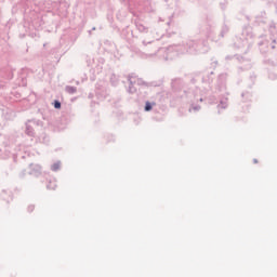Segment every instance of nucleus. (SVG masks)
<instances>
[{"label":"nucleus","instance_id":"obj_18","mask_svg":"<svg viewBox=\"0 0 277 277\" xmlns=\"http://www.w3.org/2000/svg\"><path fill=\"white\" fill-rule=\"evenodd\" d=\"M241 98L243 101V103L250 101V98H252V93L246 91L241 93Z\"/></svg>","mask_w":277,"mask_h":277},{"label":"nucleus","instance_id":"obj_22","mask_svg":"<svg viewBox=\"0 0 277 277\" xmlns=\"http://www.w3.org/2000/svg\"><path fill=\"white\" fill-rule=\"evenodd\" d=\"M53 107L54 109H62V102H60V100H55L53 102Z\"/></svg>","mask_w":277,"mask_h":277},{"label":"nucleus","instance_id":"obj_8","mask_svg":"<svg viewBox=\"0 0 277 277\" xmlns=\"http://www.w3.org/2000/svg\"><path fill=\"white\" fill-rule=\"evenodd\" d=\"M213 71H208L202 76V83L205 84L203 91L201 93L209 96V92H211V83H213Z\"/></svg>","mask_w":277,"mask_h":277},{"label":"nucleus","instance_id":"obj_24","mask_svg":"<svg viewBox=\"0 0 277 277\" xmlns=\"http://www.w3.org/2000/svg\"><path fill=\"white\" fill-rule=\"evenodd\" d=\"M268 78L272 79V81H275V79H277V76H276V74L271 72V74L268 75Z\"/></svg>","mask_w":277,"mask_h":277},{"label":"nucleus","instance_id":"obj_32","mask_svg":"<svg viewBox=\"0 0 277 277\" xmlns=\"http://www.w3.org/2000/svg\"><path fill=\"white\" fill-rule=\"evenodd\" d=\"M168 3V0H164Z\"/></svg>","mask_w":277,"mask_h":277},{"label":"nucleus","instance_id":"obj_23","mask_svg":"<svg viewBox=\"0 0 277 277\" xmlns=\"http://www.w3.org/2000/svg\"><path fill=\"white\" fill-rule=\"evenodd\" d=\"M55 187H57L55 182H49L47 185V189H55Z\"/></svg>","mask_w":277,"mask_h":277},{"label":"nucleus","instance_id":"obj_4","mask_svg":"<svg viewBox=\"0 0 277 277\" xmlns=\"http://www.w3.org/2000/svg\"><path fill=\"white\" fill-rule=\"evenodd\" d=\"M234 47L237 49V51H240L241 53H248V51H250V48L252 47V38L248 39L246 35H241V37H236L234 41Z\"/></svg>","mask_w":277,"mask_h":277},{"label":"nucleus","instance_id":"obj_7","mask_svg":"<svg viewBox=\"0 0 277 277\" xmlns=\"http://www.w3.org/2000/svg\"><path fill=\"white\" fill-rule=\"evenodd\" d=\"M129 87L127 89V92L129 94H135L137 92V88L135 85H146V82L140 78H133L131 76L128 77Z\"/></svg>","mask_w":277,"mask_h":277},{"label":"nucleus","instance_id":"obj_19","mask_svg":"<svg viewBox=\"0 0 277 277\" xmlns=\"http://www.w3.org/2000/svg\"><path fill=\"white\" fill-rule=\"evenodd\" d=\"M65 92H67V94H77V87L66 85Z\"/></svg>","mask_w":277,"mask_h":277},{"label":"nucleus","instance_id":"obj_11","mask_svg":"<svg viewBox=\"0 0 277 277\" xmlns=\"http://www.w3.org/2000/svg\"><path fill=\"white\" fill-rule=\"evenodd\" d=\"M41 173H42V168L39 164H30L29 174L31 176H40Z\"/></svg>","mask_w":277,"mask_h":277},{"label":"nucleus","instance_id":"obj_17","mask_svg":"<svg viewBox=\"0 0 277 277\" xmlns=\"http://www.w3.org/2000/svg\"><path fill=\"white\" fill-rule=\"evenodd\" d=\"M181 83H183V80H181V78H175L172 80L171 87L173 88V90H176V88H179Z\"/></svg>","mask_w":277,"mask_h":277},{"label":"nucleus","instance_id":"obj_16","mask_svg":"<svg viewBox=\"0 0 277 277\" xmlns=\"http://www.w3.org/2000/svg\"><path fill=\"white\" fill-rule=\"evenodd\" d=\"M119 82H120V78L116 74H113L110 76V83H111V85H114V88H116Z\"/></svg>","mask_w":277,"mask_h":277},{"label":"nucleus","instance_id":"obj_29","mask_svg":"<svg viewBox=\"0 0 277 277\" xmlns=\"http://www.w3.org/2000/svg\"><path fill=\"white\" fill-rule=\"evenodd\" d=\"M209 103H213V97H209Z\"/></svg>","mask_w":277,"mask_h":277},{"label":"nucleus","instance_id":"obj_1","mask_svg":"<svg viewBox=\"0 0 277 277\" xmlns=\"http://www.w3.org/2000/svg\"><path fill=\"white\" fill-rule=\"evenodd\" d=\"M136 29L140 34H145L144 39L142 40L141 49L145 57H156L159 53H164L163 60H174L176 57V51H170V47L161 48L159 47V38L163 36L161 30L154 28H148L142 23H136Z\"/></svg>","mask_w":277,"mask_h":277},{"label":"nucleus","instance_id":"obj_25","mask_svg":"<svg viewBox=\"0 0 277 277\" xmlns=\"http://www.w3.org/2000/svg\"><path fill=\"white\" fill-rule=\"evenodd\" d=\"M211 66H212L213 68H215V66H217V61H213V62L211 63Z\"/></svg>","mask_w":277,"mask_h":277},{"label":"nucleus","instance_id":"obj_3","mask_svg":"<svg viewBox=\"0 0 277 277\" xmlns=\"http://www.w3.org/2000/svg\"><path fill=\"white\" fill-rule=\"evenodd\" d=\"M180 98L183 101V103H192V107L189 108V111H200V105H194L195 103H202V101H207L209 98V95L207 93H200V95H196L194 91H183L182 94H180Z\"/></svg>","mask_w":277,"mask_h":277},{"label":"nucleus","instance_id":"obj_2","mask_svg":"<svg viewBox=\"0 0 277 277\" xmlns=\"http://www.w3.org/2000/svg\"><path fill=\"white\" fill-rule=\"evenodd\" d=\"M209 41L206 39L186 40L180 44L169 45V51H175V55H196V53H209Z\"/></svg>","mask_w":277,"mask_h":277},{"label":"nucleus","instance_id":"obj_14","mask_svg":"<svg viewBox=\"0 0 277 277\" xmlns=\"http://www.w3.org/2000/svg\"><path fill=\"white\" fill-rule=\"evenodd\" d=\"M219 109H226L228 107V97H223L220 101V104L217 105Z\"/></svg>","mask_w":277,"mask_h":277},{"label":"nucleus","instance_id":"obj_31","mask_svg":"<svg viewBox=\"0 0 277 277\" xmlns=\"http://www.w3.org/2000/svg\"><path fill=\"white\" fill-rule=\"evenodd\" d=\"M226 60H230V56H226Z\"/></svg>","mask_w":277,"mask_h":277},{"label":"nucleus","instance_id":"obj_26","mask_svg":"<svg viewBox=\"0 0 277 277\" xmlns=\"http://www.w3.org/2000/svg\"><path fill=\"white\" fill-rule=\"evenodd\" d=\"M92 31H96V27H93L91 30H89V36H92Z\"/></svg>","mask_w":277,"mask_h":277},{"label":"nucleus","instance_id":"obj_21","mask_svg":"<svg viewBox=\"0 0 277 277\" xmlns=\"http://www.w3.org/2000/svg\"><path fill=\"white\" fill-rule=\"evenodd\" d=\"M249 81H250V83H249V88H252L253 87V84H254V82L256 81V75H251L250 77H249Z\"/></svg>","mask_w":277,"mask_h":277},{"label":"nucleus","instance_id":"obj_5","mask_svg":"<svg viewBox=\"0 0 277 277\" xmlns=\"http://www.w3.org/2000/svg\"><path fill=\"white\" fill-rule=\"evenodd\" d=\"M209 27L211 28L209 38L212 40V42H220V40H222V38H224L225 34H228V31H229L228 25L223 24L221 26V30H220L219 35L214 36L213 35V24H209Z\"/></svg>","mask_w":277,"mask_h":277},{"label":"nucleus","instance_id":"obj_12","mask_svg":"<svg viewBox=\"0 0 277 277\" xmlns=\"http://www.w3.org/2000/svg\"><path fill=\"white\" fill-rule=\"evenodd\" d=\"M237 60L239 61L240 64H245L243 66L239 67L240 69L250 70V68H252V63H250V61L243 57H238Z\"/></svg>","mask_w":277,"mask_h":277},{"label":"nucleus","instance_id":"obj_30","mask_svg":"<svg viewBox=\"0 0 277 277\" xmlns=\"http://www.w3.org/2000/svg\"><path fill=\"white\" fill-rule=\"evenodd\" d=\"M1 131H3V126L0 124V135H1Z\"/></svg>","mask_w":277,"mask_h":277},{"label":"nucleus","instance_id":"obj_27","mask_svg":"<svg viewBox=\"0 0 277 277\" xmlns=\"http://www.w3.org/2000/svg\"><path fill=\"white\" fill-rule=\"evenodd\" d=\"M34 209H35V207H34V206H29V207H28V211H29V213H31V212L34 211Z\"/></svg>","mask_w":277,"mask_h":277},{"label":"nucleus","instance_id":"obj_28","mask_svg":"<svg viewBox=\"0 0 277 277\" xmlns=\"http://www.w3.org/2000/svg\"><path fill=\"white\" fill-rule=\"evenodd\" d=\"M253 163H259V160L256 158H254Z\"/></svg>","mask_w":277,"mask_h":277},{"label":"nucleus","instance_id":"obj_9","mask_svg":"<svg viewBox=\"0 0 277 277\" xmlns=\"http://www.w3.org/2000/svg\"><path fill=\"white\" fill-rule=\"evenodd\" d=\"M260 47V52L261 53H265L267 51V49H276V39H272V42L269 43V40L267 39H263L262 41H260L259 43Z\"/></svg>","mask_w":277,"mask_h":277},{"label":"nucleus","instance_id":"obj_15","mask_svg":"<svg viewBox=\"0 0 277 277\" xmlns=\"http://www.w3.org/2000/svg\"><path fill=\"white\" fill-rule=\"evenodd\" d=\"M155 105H157V103L146 101L144 106V111H153V107H155Z\"/></svg>","mask_w":277,"mask_h":277},{"label":"nucleus","instance_id":"obj_10","mask_svg":"<svg viewBox=\"0 0 277 277\" xmlns=\"http://www.w3.org/2000/svg\"><path fill=\"white\" fill-rule=\"evenodd\" d=\"M226 74H220L216 79V90L217 92H225L226 91Z\"/></svg>","mask_w":277,"mask_h":277},{"label":"nucleus","instance_id":"obj_13","mask_svg":"<svg viewBox=\"0 0 277 277\" xmlns=\"http://www.w3.org/2000/svg\"><path fill=\"white\" fill-rule=\"evenodd\" d=\"M50 170L52 172H60L62 170V161L57 160L53 164H51Z\"/></svg>","mask_w":277,"mask_h":277},{"label":"nucleus","instance_id":"obj_6","mask_svg":"<svg viewBox=\"0 0 277 277\" xmlns=\"http://www.w3.org/2000/svg\"><path fill=\"white\" fill-rule=\"evenodd\" d=\"M35 127H42V121L38 119L28 120L25 126L26 135L34 137L36 135Z\"/></svg>","mask_w":277,"mask_h":277},{"label":"nucleus","instance_id":"obj_20","mask_svg":"<svg viewBox=\"0 0 277 277\" xmlns=\"http://www.w3.org/2000/svg\"><path fill=\"white\" fill-rule=\"evenodd\" d=\"M269 31H271L272 36H275V34H277V24L276 23H271Z\"/></svg>","mask_w":277,"mask_h":277}]
</instances>
